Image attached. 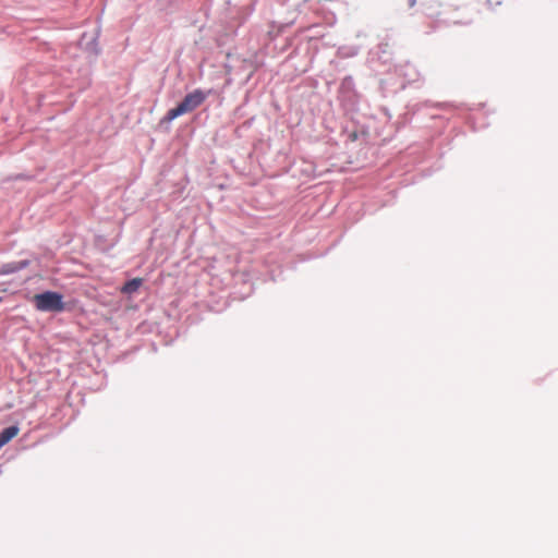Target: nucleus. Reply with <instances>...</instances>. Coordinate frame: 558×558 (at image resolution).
Returning a JSON list of instances; mask_svg holds the SVG:
<instances>
[{"mask_svg": "<svg viewBox=\"0 0 558 558\" xmlns=\"http://www.w3.org/2000/svg\"><path fill=\"white\" fill-rule=\"evenodd\" d=\"M34 303L36 308L41 312H62L64 310L62 295L58 292L47 291L36 294Z\"/></svg>", "mask_w": 558, "mask_h": 558, "instance_id": "nucleus-2", "label": "nucleus"}, {"mask_svg": "<svg viewBox=\"0 0 558 558\" xmlns=\"http://www.w3.org/2000/svg\"><path fill=\"white\" fill-rule=\"evenodd\" d=\"M13 271V269L9 266V265H5L2 267V269L0 270V275H5V274H9Z\"/></svg>", "mask_w": 558, "mask_h": 558, "instance_id": "nucleus-5", "label": "nucleus"}, {"mask_svg": "<svg viewBox=\"0 0 558 558\" xmlns=\"http://www.w3.org/2000/svg\"><path fill=\"white\" fill-rule=\"evenodd\" d=\"M207 96L208 93L202 89H194L192 93H189L175 108L170 109L163 119L166 121H172L180 116L192 112L206 100Z\"/></svg>", "mask_w": 558, "mask_h": 558, "instance_id": "nucleus-1", "label": "nucleus"}, {"mask_svg": "<svg viewBox=\"0 0 558 558\" xmlns=\"http://www.w3.org/2000/svg\"><path fill=\"white\" fill-rule=\"evenodd\" d=\"M19 434V427L10 426L4 428L0 433V448L8 444L11 439H13Z\"/></svg>", "mask_w": 558, "mask_h": 558, "instance_id": "nucleus-4", "label": "nucleus"}, {"mask_svg": "<svg viewBox=\"0 0 558 558\" xmlns=\"http://www.w3.org/2000/svg\"><path fill=\"white\" fill-rule=\"evenodd\" d=\"M142 284H143L142 278H134L123 284V287L121 288V292L123 294H133L141 288Z\"/></svg>", "mask_w": 558, "mask_h": 558, "instance_id": "nucleus-3", "label": "nucleus"}]
</instances>
